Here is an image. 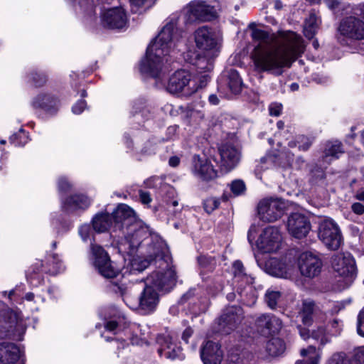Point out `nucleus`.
<instances>
[{
	"instance_id": "f257e3e1",
	"label": "nucleus",
	"mask_w": 364,
	"mask_h": 364,
	"mask_svg": "<svg viewBox=\"0 0 364 364\" xmlns=\"http://www.w3.org/2000/svg\"><path fill=\"white\" fill-rule=\"evenodd\" d=\"M251 37L257 43L251 53V58L255 70L259 73L282 75L284 69L289 68L304 51L302 38L289 31L269 33L255 28Z\"/></svg>"
},
{
	"instance_id": "f03ea898",
	"label": "nucleus",
	"mask_w": 364,
	"mask_h": 364,
	"mask_svg": "<svg viewBox=\"0 0 364 364\" xmlns=\"http://www.w3.org/2000/svg\"><path fill=\"white\" fill-rule=\"evenodd\" d=\"M177 23V18L171 19L151 43L141 63V72L155 78H161L165 73L166 68L164 66V60L168 63L166 56L174 50L176 45Z\"/></svg>"
},
{
	"instance_id": "7ed1b4c3",
	"label": "nucleus",
	"mask_w": 364,
	"mask_h": 364,
	"mask_svg": "<svg viewBox=\"0 0 364 364\" xmlns=\"http://www.w3.org/2000/svg\"><path fill=\"white\" fill-rule=\"evenodd\" d=\"M151 260H156L162 267L161 270L153 272L146 278L147 284H151L156 289L164 293L170 291L176 285V275L175 269L169 267L168 264L164 261L159 253V249L154 250L150 255Z\"/></svg>"
},
{
	"instance_id": "20e7f679",
	"label": "nucleus",
	"mask_w": 364,
	"mask_h": 364,
	"mask_svg": "<svg viewBox=\"0 0 364 364\" xmlns=\"http://www.w3.org/2000/svg\"><path fill=\"white\" fill-rule=\"evenodd\" d=\"M124 234V237L119 242V250L130 255L136 252L144 241L150 240L151 236L148 227L139 221L130 226Z\"/></svg>"
},
{
	"instance_id": "39448f33",
	"label": "nucleus",
	"mask_w": 364,
	"mask_h": 364,
	"mask_svg": "<svg viewBox=\"0 0 364 364\" xmlns=\"http://www.w3.org/2000/svg\"><path fill=\"white\" fill-rule=\"evenodd\" d=\"M91 251L94 257V266L102 277L114 278L119 274V269L111 261L107 252L101 246L92 244Z\"/></svg>"
},
{
	"instance_id": "423d86ee",
	"label": "nucleus",
	"mask_w": 364,
	"mask_h": 364,
	"mask_svg": "<svg viewBox=\"0 0 364 364\" xmlns=\"http://www.w3.org/2000/svg\"><path fill=\"white\" fill-rule=\"evenodd\" d=\"M285 203L279 198H267L259 201L257 214L259 219L266 223H273L284 214Z\"/></svg>"
},
{
	"instance_id": "0eeeda50",
	"label": "nucleus",
	"mask_w": 364,
	"mask_h": 364,
	"mask_svg": "<svg viewBox=\"0 0 364 364\" xmlns=\"http://www.w3.org/2000/svg\"><path fill=\"white\" fill-rule=\"evenodd\" d=\"M318 237L329 250H336L343 243V237L337 224L332 220H324L319 225Z\"/></svg>"
},
{
	"instance_id": "6e6552de",
	"label": "nucleus",
	"mask_w": 364,
	"mask_h": 364,
	"mask_svg": "<svg viewBox=\"0 0 364 364\" xmlns=\"http://www.w3.org/2000/svg\"><path fill=\"white\" fill-rule=\"evenodd\" d=\"M191 83L193 82L191 81L190 73L185 70H179L176 71L169 77L166 90L172 94L183 92L185 95H188L197 90L195 85L193 87L191 86Z\"/></svg>"
},
{
	"instance_id": "1a4fd4ad",
	"label": "nucleus",
	"mask_w": 364,
	"mask_h": 364,
	"mask_svg": "<svg viewBox=\"0 0 364 364\" xmlns=\"http://www.w3.org/2000/svg\"><path fill=\"white\" fill-rule=\"evenodd\" d=\"M243 318V311L240 306L226 308L218 318V331L221 334H230L241 323Z\"/></svg>"
},
{
	"instance_id": "9d476101",
	"label": "nucleus",
	"mask_w": 364,
	"mask_h": 364,
	"mask_svg": "<svg viewBox=\"0 0 364 364\" xmlns=\"http://www.w3.org/2000/svg\"><path fill=\"white\" fill-rule=\"evenodd\" d=\"M183 11L188 23L208 21L215 17L214 8L200 1H191L183 9Z\"/></svg>"
},
{
	"instance_id": "9b49d317",
	"label": "nucleus",
	"mask_w": 364,
	"mask_h": 364,
	"mask_svg": "<svg viewBox=\"0 0 364 364\" xmlns=\"http://www.w3.org/2000/svg\"><path fill=\"white\" fill-rule=\"evenodd\" d=\"M338 31L348 39L364 41V21L354 16L345 17L340 21Z\"/></svg>"
},
{
	"instance_id": "f8f14e48",
	"label": "nucleus",
	"mask_w": 364,
	"mask_h": 364,
	"mask_svg": "<svg viewBox=\"0 0 364 364\" xmlns=\"http://www.w3.org/2000/svg\"><path fill=\"white\" fill-rule=\"evenodd\" d=\"M281 242V232L275 226L264 228L257 241L258 247L264 252H276L279 249Z\"/></svg>"
},
{
	"instance_id": "ddd939ff",
	"label": "nucleus",
	"mask_w": 364,
	"mask_h": 364,
	"mask_svg": "<svg viewBox=\"0 0 364 364\" xmlns=\"http://www.w3.org/2000/svg\"><path fill=\"white\" fill-rule=\"evenodd\" d=\"M311 223L306 215L301 213H293L287 219L288 232L295 238L306 237L311 230Z\"/></svg>"
},
{
	"instance_id": "4468645a",
	"label": "nucleus",
	"mask_w": 364,
	"mask_h": 364,
	"mask_svg": "<svg viewBox=\"0 0 364 364\" xmlns=\"http://www.w3.org/2000/svg\"><path fill=\"white\" fill-rule=\"evenodd\" d=\"M331 264L333 270L341 277L351 280L356 274L353 258L349 253H338L333 256Z\"/></svg>"
},
{
	"instance_id": "2eb2a0df",
	"label": "nucleus",
	"mask_w": 364,
	"mask_h": 364,
	"mask_svg": "<svg viewBox=\"0 0 364 364\" xmlns=\"http://www.w3.org/2000/svg\"><path fill=\"white\" fill-rule=\"evenodd\" d=\"M298 265L303 276L314 277L320 273L322 262L316 255L305 252L300 255Z\"/></svg>"
},
{
	"instance_id": "dca6fc26",
	"label": "nucleus",
	"mask_w": 364,
	"mask_h": 364,
	"mask_svg": "<svg viewBox=\"0 0 364 364\" xmlns=\"http://www.w3.org/2000/svg\"><path fill=\"white\" fill-rule=\"evenodd\" d=\"M114 228L122 230L124 233L130 226L137 223L134 210L127 205H120L112 215Z\"/></svg>"
},
{
	"instance_id": "f3484780",
	"label": "nucleus",
	"mask_w": 364,
	"mask_h": 364,
	"mask_svg": "<svg viewBox=\"0 0 364 364\" xmlns=\"http://www.w3.org/2000/svg\"><path fill=\"white\" fill-rule=\"evenodd\" d=\"M255 326L262 334L267 336L277 333L282 328L280 318L272 314H262L255 321Z\"/></svg>"
},
{
	"instance_id": "a211bd4d",
	"label": "nucleus",
	"mask_w": 364,
	"mask_h": 364,
	"mask_svg": "<svg viewBox=\"0 0 364 364\" xmlns=\"http://www.w3.org/2000/svg\"><path fill=\"white\" fill-rule=\"evenodd\" d=\"M102 23L109 28H122L127 24V14L122 7L107 9L102 15Z\"/></svg>"
},
{
	"instance_id": "6ab92c4d",
	"label": "nucleus",
	"mask_w": 364,
	"mask_h": 364,
	"mask_svg": "<svg viewBox=\"0 0 364 364\" xmlns=\"http://www.w3.org/2000/svg\"><path fill=\"white\" fill-rule=\"evenodd\" d=\"M192 163L193 173L201 180L208 181L217 177V171L213 168L208 159L205 157L201 158L198 155H194Z\"/></svg>"
},
{
	"instance_id": "aec40b11",
	"label": "nucleus",
	"mask_w": 364,
	"mask_h": 364,
	"mask_svg": "<svg viewBox=\"0 0 364 364\" xmlns=\"http://www.w3.org/2000/svg\"><path fill=\"white\" fill-rule=\"evenodd\" d=\"M159 301L158 290L151 284H147L139 297V308L145 314H149L155 310Z\"/></svg>"
},
{
	"instance_id": "412c9836",
	"label": "nucleus",
	"mask_w": 364,
	"mask_h": 364,
	"mask_svg": "<svg viewBox=\"0 0 364 364\" xmlns=\"http://www.w3.org/2000/svg\"><path fill=\"white\" fill-rule=\"evenodd\" d=\"M196 46L203 50L216 49L218 41L211 28L206 26L198 28L194 33Z\"/></svg>"
},
{
	"instance_id": "4be33fe9",
	"label": "nucleus",
	"mask_w": 364,
	"mask_h": 364,
	"mask_svg": "<svg viewBox=\"0 0 364 364\" xmlns=\"http://www.w3.org/2000/svg\"><path fill=\"white\" fill-rule=\"evenodd\" d=\"M4 322L2 328L5 332L0 334L1 338H15L17 334L19 335L20 331L23 329L22 322L19 320L18 314L14 311L9 310L4 312Z\"/></svg>"
},
{
	"instance_id": "5701e85b",
	"label": "nucleus",
	"mask_w": 364,
	"mask_h": 364,
	"mask_svg": "<svg viewBox=\"0 0 364 364\" xmlns=\"http://www.w3.org/2000/svg\"><path fill=\"white\" fill-rule=\"evenodd\" d=\"M238 147V143H226L220 149L223 166L227 171L232 169L240 161V151Z\"/></svg>"
},
{
	"instance_id": "b1692460",
	"label": "nucleus",
	"mask_w": 364,
	"mask_h": 364,
	"mask_svg": "<svg viewBox=\"0 0 364 364\" xmlns=\"http://www.w3.org/2000/svg\"><path fill=\"white\" fill-rule=\"evenodd\" d=\"M200 357L204 364H220L223 353L218 343L208 341L201 347Z\"/></svg>"
},
{
	"instance_id": "393cba45",
	"label": "nucleus",
	"mask_w": 364,
	"mask_h": 364,
	"mask_svg": "<svg viewBox=\"0 0 364 364\" xmlns=\"http://www.w3.org/2000/svg\"><path fill=\"white\" fill-rule=\"evenodd\" d=\"M157 342L161 345V348L158 349L161 356L164 355L171 360L181 357V348L176 346L171 336H159Z\"/></svg>"
},
{
	"instance_id": "a878e982",
	"label": "nucleus",
	"mask_w": 364,
	"mask_h": 364,
	"mask_svg": "<svg viewBox=\"0 0 364 364\" xmlns=\"http://www.w3.org/2000/svg\"><path fill=\"white\" fill-rule=\"evenodd\" d=\"M19 358L17 346L11 342H0V364H14Z\"/></svg>"
},
{
	"instance_id": "bb28decb",
	"label": "nucleus",
	"mask_w": 364,
	"mask_h": 364,
	"mask_svg": "<svg viewBox=\"0 0 364 364\" xmlns=\"http://www.w3.org/2000/svg\"><path fill=\"white\" fill-rule=\"evenodd\" d=\"M90 199L83 194H75L68 197L63 203V208L68 212L85 210L90 205Z\"/></svg>"
},
{
	"instance_id": "cd10ccee",
	"label": "nucleus",
	"mask_w": 364,
	"mask_h": 364,
	"mask_svg": "<svg viewBox=\"0 0 364 364\" xmlns=\"http://www.w3.org/2000/svg\"><path fill=\"white\" fill-rule=\"evenodd\" d=\"M58 104V100L50 95L41 94L35 97L32 106L36 108H41L48 112H51Z\"/></svg>"
},
{
	"instance_id": "c85d7f7f",
	"label": "nucleus",
	"mask_w": 364,
	"mask_h": 364,
	"mask_svg": "<svg viewBox=\"0 0 364 364\" xmlns=\"http://www.w3.org/2000/svg\"><path fill=\"white\" fill-rule=\"evenodd\" d=\"M113 219L112 215L108 213H98L92 219V227L97 232H104L107 231L112 224Z\"/></svg>"
},
{
	"instance_id": "c756f323",
	"label": "nucleus",
	"mask_w": 364,
	"mask_h": 364,
	"mask_svg": "<svg viewBox=\"0 0 364 364\" xmlns=\"http://www.w3.org/2000/svg\"><path fill=\"white\" fill-rule=\"evenodd\" d=\"M320 19L317 17L316 13L312 11L309 13V17L305 20L304 26V36L311 39L315 36L318 29Z\"/></svg>"
},
{
	"instance_id": "7c9ffc66",
	"label": "nucleus",
	"mask_w": 364,
	"mask_h": 364,
	"mask_svg": "<svg viewBox=\"0 0 364 364\" xmlns=\"http://www.w3.org/2000/svg\"><path fill=\"white\" fill-rule=\"evenodd\" d=\"M226 83L230 90L234 94L240 92L242 87V80L237 71L230 69L226 75Z\"/></svg>"
},
{
	"instance_id": "2f4dec72",
	"label": "nucleus",
	"mask_w": 364,
	"mask_h": 364,
	"mask_svg": "<svg viewBox=\"0 0 364 364\" xmlns=\"http://www.w3.org/2000/svg\"><path fill=\"white\" fill-rule=\"evenodd\" d=\"M285 349V343L279 338H272L266 344V350L271 356H278L282 354Z\"/></svg>"
},
{
	"instance_id": "473e14b6",
	"label": "nucleus",
	"mask_w": 364,
	"mask_h": 364,
	"mask_svg": "<svg viewBox=\"0 0 364 364\" xmlns=\"http://www.w3.org/2000/svg\"><path fill=\"white\" fill-rule=\"evenodd\" d=\"M314 307L315 304L312 301H305L303 302L302 308L299 312V316L304 325L309 326L312 323Z\"/></svg>"
},
{
	"instance_id": "72a5a7b5",
	"label": "nucleus",
	"mask_w": 364,
	"mask_h": 364,
	"mask_svg": "<svg viewBox=\"0 0 364 364\" xmlns=\"http://www.w3.org/2000/svg\"><path fill=\"white\" fill-rule=\"evenodd\" d=\"M324 2L328 9L339 15L348 13L350 9L346 0H324Z\"/></svg>"
},
{
	"instance_id": "f704fd0d",
	"label": "nucleus",
	"mask_w": 364,
	"mask_h": 364,
	"mask_svg": "<svg viewBox=\"0 0 364 364\" xmlns=\"http://www.w3.org/2000/svg\"><path fill=\"white\" fill-rule=\"evenodd\" d=\"M269 273L275 277H283L287 275V266L281 260L272 258L269 262Z\"/></svg>"
},
{
	"instance_id": "c9c22d12",
	"label": "nucleus",
	"mask_w": 364,
	"mask_h": 364,
	"mask_svg": "<svg viewBox=\"0 0 364 364\" xmlns=\"http://www.w3.org/2000/svg\"><path fill=\"white\" fill-rule=\"evenodd\" d=\"M282 293L272 289H268L264 294V301L272 310H275L281 301Z\"/></svg>"
},
{
	"instance_id": "e433bc0d",
	"label": "nucleus",
	"mask_w": 364,
	"mask_h": 364,
	"mask_svg": "<svg viewBox=\"0 0 364 364\" xmlns=\"http://www.w3.org/2000/svg\"><path fill=\"white\" fill-rule=\"evenodd\" d=\"M303 357H308L306 360H298L296 364H318V357L316 355V349L313 346H309L307 348H303L300 351Z\"/></svg>"
},
{
	"instance_id": "4c0bfd02",
	"label": "nucleus",
	"mask_w": 364,
	"mask_h": 364,
	"mask_svg": "<svg viewBox=\"0 0 364 364\" xmlns=\"http://www.w3.org/2000/svg\"><path fill=\"white\" fill-rule=\"evenodd\" d=\"M344 152L341 142L338 141H329L326 145L325 154L326 156H333L338 158V154Z\"/></svg>"
},
{
	"instance_id": "58836bf2",
	"label": "nucleus",
	"mask_w": 364,
	"mask_h": 364,
	"mask_svg": "<svg viewBox=\"0 0 364 364\" xmlns=\"http://www.w3.org/2000/svg\"><path fill=\"white\" fill-rule=\"evenodd\" d=\"M133 12H138L140 9L146 10L154 4V0H129Z\"/></svg>"
},
{
	"instance_id": "ea45409f",
	"label": "nucleus",
	"mask_w": 364,
	"mask_h": 364,
	"mask_svg": "<svg viewBox=\"0 0 364 364\" xmlns=\"http://www.w3.org/2000/svg\"><path fill=\"white\" fill-rule=\"evenodd\" d=\"M232 267L235 277L245 279L246 282H252L253 279L247 275L243 264L240 261H235L233 263Z\"/></svg>"
},
{
	"instance_id": "a19ab883",
	"label": "nucleus",
	"mask_w": 364,
	"mask_h": 364,
	"mask_svg": "<svg viewBox=\"0 0 364 364\" xmlns=\"http://www.w3.org/2000/svg\"><path fill=\"white\" fill-rule=\"evenodd\" d=\"M326 364H352L350 359L343 353H336L327 360Z\"/></svg>"
},
{
	"instance_id": "79ce46f5",
	"label": "nucleus",
	"mask_w": 364,
	"mask_h": 364,
	"mask_svg": "<svg viewBox=\"0 0 364 364\" xmlns=\"http://www.w3.org/2000/svg\"><path fill=\"white\" fill-rule=\"evenodd\" d=\"M312 338L320 342L321 345H324L328 341L326 337V329L323 326L318 327L317 330L311 333Z\"/></svg>"
},
{
	"instance_id": "37998d69",
	"label": "nucleus",
	"mask_w": 364,
	"mask_h": 364,
	"mask_svg": "<svg viewBox=\"0 0 364 364\" xmlns=\"http://www.w3.org/2000/svg\"><path fill=\"white\" fill-rule=\"evenodd\" d=\"M220 205V200L216 198H208L204 200L203 207L208 213H211Z\"/></svg>"
},
{
	"instance_id": "c03bdc74",
	"label": "nucleus",
	"mask_w": 364,
	"mask_h": 364,
	"mask_svg": "<svg viewBox=\"0 0 364 364\" xmlns=\"http://www.w3.org/2000/svg\"><path fill=\"white\" fill-rule=\"evenodd\" d=\"M31 79L36 87H41L46 84L47 77L45 74L38 72L31 73Z\"/></svg>"
},
{
	"instance_id": "a18cd8bd",
	"label": "nucleus",
	"mask_w": 364,
	"mask_h": 364,
	"mask_svg": "<svg viewBox=\"0 0 364 364\" xmlns=\"http://www.w3.org/2000/svg\"><path fill=\"white\" fill-rule=\"evenodd\" d=\"M230 189L235 196H238L245 193L246 186L242 180L238 179L231 183Z\"/></svg>"
},
{
	"instance_id": "49530a36",
	"label": "nucleus",
	"mask_w": 364,
	"mask_h": 364,
	"mask_svg": "<svg viewBox=\"0 0 364 364\" xmlns=\"http://www.w3.org/2000/svg\"><path fill=\"white\" fill-rule=\"evenodd\" d=\"M299 149L301 151H307L312 144V141L304 136H299L298 137Z\"/></svg>"
},
{
	"instance_id": "de8ad7c7",
	"label": "nucleus",
	"mask_w": 364,
	"mask_h": 364,
	"mask_svg": "<svg viewBox=\"0 0 364 364\" xmlns=\"http://www.w3.org/2000/svg\"><path fill=\"white\" fill-rule=\"evenodd\" d=\"M357 331L360 336L364 337V308L358 316Z\"/></svg>"
},
{
	"instance_id": "09e8293b",
	"label": "nucleus",
	"mask_w": 364,
	"mask_h": 364,
	"mask_svg": "<svg viewBox=\"0 0 364 364\" xmlns=\"http://www.w3.org/2000/svg\"><path fill=\"white\" fill-rule=\"evenodd\" d=\"M282 109V105L278 103H274L269 105V111L272 116L278 117L281 114Z\"/></svg>"
},
{
	"instance_id": "8fccbe9b",
	"label": "nucleus",
	"mask_w": 364,
	"mask_h": 364,
	"mask_svg": "<svg viewBox=\"0 0 364 364\" xmlns=\"http://www.w3.org/2000/svg\"><path fill=\"white\" fill-rule=\"evenodd\" d=\"M331 326V330L329 331V333H331L333 336L338 335L341 331V328L339 324V321L337 319H334L329 323Z\"/></svg>"
},
{
	"instance_id": "3c124183",
	"label": "nucleus",
	"mask_w": 364,
	"mask_h": 364,
	"mask_svg": "<svg viewBox=\"0 0 364 364\" xmlns=\"http://www.w3.org/2000/svg\"><path fill=\"white\" fill-rule=\"evenodd\" d=\"M80 6L91 14L93 12V3L90 0H80Z\"/></svg>"
},
{
	"instance_id": "603ef678",
	"label": "nucleus",
	"mask_w": 364,
	"mask_h": 364,
	"mask_svg": "<svg viewBox=\"0 0 364 364\" xmlns=\"http://www.w3.org/2000/svg\"><path fill=\"white\" fill-rule=\"evenodd\" d=\"M71 188L70 183L65 178H60L58 181V188L60 191L66 192Z\"/></svg>"
},
{
	"instance_id": "864d4df0",
	"label": "nucleus",
	"mask_w": 364,
	"mask_h": 364,
	"mask_svg": "<svg viewBox=\"0 0 364 364\" xmlns=\"http://www.w3.org/2000/svg\"><path fill=\"white\" fill-rule=\"evenodd\" d=\"M86 105V102L84 100L77 102L73 107V112L75 114H80L84 110Z\"/></svg>"
},
{
	"instance_id": "5fc2aeb1",
	"label": "nucleus",
	"mask_w": 364,
	"mask_h": 364,
	"mask_svg": "<svg viewBox=\"0 0 364 364\" xmlns=\"http://www.w3.org/2000/svg\"><path fill=\"white\" fill-rule=\"evenodd\" d=\"M355 359L360 363H364V346L358 348L355 353Z\"/></svg>"
},
{
	"instance_id": "6e6d98bb",
	"label": "nucleus",
	"mask_w": 364,
	"mask_h": 364,
	"mask_svg": "<svg viewBox=\"0 0 364 364\" xmlns=\"http://www.w3.org/2000/svg\"><path fill=\"white\" fill-rule=\"evenodd\" d=\"M351 209L355 213L358 215H362L364 213V205L360 203H353L351 206Z\"/></svg>"
},
{
	"instance_id": "4d7b16f0",
	"label": "nucleus",
	"mask_w": 364,
	"mask_h": 364,
	"mask_svg": "<svg viewBox=\"0 0 364 364\" xmlns=\"http://www.w3.org/2000/svg\"><path fill=\"white\" fill-rule=\"evenodd\" d=\"M139 196H140V200H141V203L144 204H149L151 201L150 195L147 192L141 191Z\"/></svg>"
},
{
	"instance_id": "13d9d810",
	"label": "nucleus",
	"mask_w": 364,
	"mask_h": 364,
	"mask_svg": "<svg viewBox=\"0 0 364 364\" xmlns=\"http://www.w3.org/2000/svg\"><path fill=\"white\" fill-rule=\"evenodd\" d=\"M89 227L87 225H82L79 230V232L83 240H86L88 237Z\"/></svg>"
},
{
	"instance_id": "bf43d9fd",
	"label": "nucleus",
	"mask_w": 364,
	"mask_h": 364,
	"mask_svg": "<svg viewBox=\"0 0 364 364\" xmlns=\"http://www.w3.org/2000/svg\"><path fill=\"white\" fill-rule=\"evenodd\" d=\"M117 326H118V323L115 321H107L105 326V328L109 331H112L115 330Z\"/></svg>"
},
{
	"instance_id": "052dcab7",
	"label": "nucleus",
	"mask_w": 364,
	"mask_h": 364,
	"mask_svg": "<svg viewBox=\"0 0 364 364\" xmlns=\"http://www.w3.org/2000/svg\"><path fill=\"white\" fill-rule=\"evenodd\" d=\"M193 330L191 328H187L185 329L182 334V339L186 342H188V338L192 336L193 334Z\"/></svg>"
},
{
	"instance_id": "680f3d73",
	"label": "nucleus",
	"mask_w": 364,
	"mask_h": 364,
	"mask_svg": "<svg viewBox=\"0 0 364 364\" xmlns=\"http://www.w3.org/2000/svg\"><path fill=\"white\" fill-rule=\"evenodd\" d=\"M298 328L299 331V334L303 339L306 340L309 338L310 333L308 329H306L305 328H302L301 326H299Z\"/></svg>"
},
{
	"instance_id": "e2e57ef3",
	"label": "nucleus",
	"mask_w": 364,
	"mask_h": 364,
	"mask_svg": "<svg viewBox=\"0 0 364 364\" xmlns=\"http://www.w3.org/2000/svg\"><path fill=\"white\" fill-rule=\"evenodd\" d=\"M180 159L178 156H171L169 159L168 164L172 167H176L179 165Z\"/></svg>"
},
{
	"instance_id": "0e129e2a",
	"label": "nucleus",
	"mask_w": 364,
	"mask_h": 364,
	"mask_svg": "<svg viewBox=\"0 0 364 364\" xmlns=\"http://www.w3.org/2000/svg\"><path fill=\"white\" fill-rule=\"evenodd\" d=\"M208 100H209L210 103L211 105H218L219 102H220V100H219L218 97H217V95H214V94L210 95L209 96Z\"/></svg>"
},
{
	"instance_id": "69168bd1",
	"label": "nucleus",
	"mask_w": 364,
	"mask_h": 364,
	"mask_svg": "<svg viewBox=\"0 0 364 364\" xmlns=\"http://www.w3.org/2000/svg\"><path fill=\"white\" fill-rule=\"evenodd\" d=\"M355 198L359 200H364V190H359L355 195Z\"/></svg>"
},
{
	"instance_id": "338daca9",
	"label": "nucleus",
	"mask_w": 364,
	"mask_h": 364,
	"mask_svg": "<svg viewBox=\"0 0 364 364\" xmlns=\"http://www.w3.org/2000/svg\"><path fill=\"white\" fill-rule=\"evenodd\" d=\"M193 294H193V291H188L186 294H185L182 296L181 299H182L183 301H186V300H188L189 298H191V296H193Z\"/></svg>"
},
{
	"instance_id": "774afa93",
	"label": "nucleus",
	"mask_w": 364,
	"mask_h": 364,
	"mask_svg": "<svg viewBox=\"0 0 364 364\" xmlns=\"http://www.w3.org/2000/svg\"><path fill=\"white\" fill-rule=\"evenodd\" d=\"M358 9L360 11L361 16L364 18V3L358 6Z\"/></svg>"
}]
</instances>
